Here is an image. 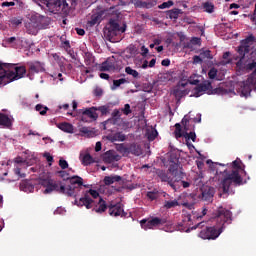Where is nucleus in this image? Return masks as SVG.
<instances>
[{
	"label": "nucleus",
	"instance_id": "obj_1",
	"mask_svg": "<svg viewBox=\"0 0 256 256\" xmlns=\"http://www.w3.org/2000/svg\"><path fill=\"white\" fill-rule=\"evenodd\" d=\"M242 163L243 162H241V159L239 158L232 162L233 170L230 171V173H226V177L220 182V189H222L223 193L233 194L235 193L233 187H241V185L247 183V181L243 182V177L239 174V171H243V173L247 175L245 166H241Z\"/></svg>",
	"mask_w": 256,
	"mask_h": 256
},
{
	"label": "nucleus",
	"instance_id": "obj_2",
	"mask_svg": "<svg viewBox=\"0 0 256 256\" xmlns=\"http://www.w3.org/2000/svg\"><path fill=\"white\" fill-rule=\"evenodd\" d=\"M27 75V68L25 66H18L17 64L0 63V85H7L13 81H19Z\"/></svg>",
	"mask_w": 256,
	"mask_h": 256
},
{
	"label": "nucleus",
	"instance_id": "obj_3",
	"mask_svg": "<svg viewBox=\"0 0 256 256\" xmlns=\"http://www.w3.org/2000/svg\"><path fill=\"white\" fill-rule=\"evenodd\" d=\"M255 43V36L250 34L246 39L241 41L240 46L238 47V55L235 59L236 70L237 71H246L247 69V59L249 58V53H251V45Z\"/></svg>",
	"mask_w": 256,
	"mask_h": 256
},
{
	"label": "nucleus",
	"instance_id": "obj_4",
	"mask_svg": "<svg viewBox=\"0 0 256 256\" xmlns=\"http://www.w3.org/2000/svg\"><path fill=\"white\" fill-rule=\"evenodd\" d=\"M191 229L192 231L200 229L198 237L208 241H215V239H218L219 235L223 233V227H219L217 224L215 226H207V222L205 221L196 224Z\"/></svg>",
	"mask_w": 256,
	"mask_h": 256
},
{
	"label": "nucleus",
	"instance_id": "obj_5",
	"mask_svg": "<svg viewBox=\"0 0 256 256\" xmlns=\"http://www.w3.org/2000/svg\"><path fill=\"white\" fill-rule=\"evenodd\" d=\"M213 219L216 225L223 227V231H225V223H227V225H231L233 221V213L227 208L220 206L215 210Z\"/></svg>",
	"mask_w": 256,
	"mask_h": 256
},
{
	"label": "nucleus",
	"instance_id": "obj_6",
	"mask_svg": "<svg viewBox=\"0 0 256 256\" xmlns=\"http://www.w3.org/2000/svg\"><path fill=\"white\" fill-rule=\"evenodd\" d=\"M224 92L225 89H223L222 87L213 89V85L209 80H205L204 82L197 84V86L194 88L195 97H201L203 93H207V95H221Z\"/></svg>",
	"mask_w": 256,
	"mask_h": 256
},
{
	"label": "nucleus",
	"instance_id": "obj_7",
	"mask_svg": "<svg viewBox=\"0 0 256 256\" xmlns=\"http://www.w3.org/2000/svg\"><path fill=\"white\" fill-rule=\"evenodd\" d=\"M125 31H127L126 24H124L123 27H120L119 22L111 18L108 23V28L104 31V35L110 43H113V39L117 37L119 33H125Z\"/></svg>",
	"mask_w": 256,
	"mask_h": 256
},
{
	"label": "nucleus",
	"instance_id": "obj_8",
	"mask_svg": "<svg viewBox=\"0 0 256 256\" xmlns=\"http://www.w3.org/2000/svg\"><path fill=\"white\" fill-rule=\"evenodd\" d=\"M46 7L48 8V11L54 13V15L59 13L62 15H69L70 7L67 0H48Z\"/></svg>",
	"mask_w": 256,
	"mask_h": 256
},
{
	"label": "nucleus",
	"instance_id": "obj_9",
	"mask_svg": "<svg viewBox=\"0 0 256 256\" xmlns=\"http://www.w3.org/2000/svg\"><path fill=\"white\" fill-rule=\"evenodd\" d=\"M101 196H99V193L97 190L90 189L84 192L83 196L79 200H75V205L78 207H86V209H93V202ZM92 198V199H91Z\"/></svg>",
	"mask_w": 256,
	"mask_h": 256
},
{
	"label": "nucleus",
	"instance_id": "obj_10",
	"mask_svg": "<svg viewBox=\"0 0 256 256\" xmlns=\"http://www.w3.org/2000/svg\"><path fill=\"white\" fill-rule=\"evenodd\" d=\"M43 21H45V17L39 14L32 15L25 23L26 33H28V35H37L39 29L42 27Z\"/></svg>",
	"mask_w": 256,
	"mask_h": 256
},
{
	"label": "nucleus",
	"instance_id": "obj_11",
	"mask_svg": "<svg viewBox=\"0 0 256 256\" xmlns=\"http://www.w3.org/2000/svg\"><path fill=\"white\" fill-rule=\"evenodd\" d=\"M70 185L66 186L65 195L67 197H77L81 187H83V178L81 176H72L69 178Z\"/></svg>",
	"mask_w": 256,
	"mask_h": 256
},
{
	"label": "nucleus",
	"instance_id": "obj_12",
	"mask_svg": "<svg viewBox=\"0 0 256 256\" xmlns=\"http://www.w3.org/2000/svg\"><path fill=\"white\" fill-rule=\"evenodd\" d=\"M167 224V218H159L152 217L150 219H142L140 221V225L144 231H148V229H159V227H163V225Z\"/></svg>",
	"mask_w": 256,
	"mask_h": 256
},
{
	"label": "nucleus",
	"instance_id": "obj_13",
	"mask_svg": "<svg viewBox=\"0 0 256 256\" xmlns=\"http://www.w3.org/2000/svg\"><path fill=\"white\" fill-rule=\"evenodd\" d=\"M251 91H256V79L255 78H249L239 83L238 93L242 97H249L251 95Z\"/></svg>",
	"mask_w": 256,
	"mask_h": 256
},
{
	"label": "nucleus",
	"instance_id": "obj_14",
	"mask_svg": "<svg viewBox=\"0 0 256 256\" xmlns=\"http://www.w3.org/2000/svg\"><path fill=\"white\" fill-rule=\"evenodd\" d=\"M42 187L46 188L44 190L45 195H48L49 193H53V191H56L57 193H62L63 195H65V191H67V189H65L64 185H61L59 187V183L55 182L52 179L43 180L42 181Z\"/></svg>",
	"mask_w": 256,
	"mask_h": 256
},
{
	"label": "nucleus",
	"instance_id": "obj_15",
	"mask_svg": "<svg viewBox=\"0 0 256 256\" xmlns=\"http://www.w3.org/2000/svg\"><path fill=\"white\" fill-rule=\"evenodd\" d=\"M246 63V71H253L248 78L256 79V52L251 48Z\"/></svg>",
	"mask_w": 256,
	"mask_h": 256
},
{
	"label": "nucleus",
	"instance_id": "obj_16",
	"mask_svg": "<svg viewBox=\"0 0 256 256\" xmlns=\"http://www.w3.org/2000/svg\"><path fill=\"white\" fill-rule=\"evenodd\" d=\"M173 177H170L169 186L173 191H179L181 189V182L185 179V173L183 170H179L175 174H172Z\"/></svg>",
	"mask_w": 256,
	"mask_h": 256
},
{
	"label": "nucleus",
	"instance_id": "obj_17",
	"mask_svg": "<svg viewBox=\"0 0 256 256\" xmlns=\"http://www.w3.org/2000/svg\"><path fill=\"white\" fill-rule=\"evenodd\" d=\"M108 213L110 217H125V210H123V204H109Z\"/></svg>",
	"mask_w": 256,
	"mask_h": 256
},
{
	"label": "nucleus",
	"instance_id": "obj_18",
	"mask_svg": "<svg viewBox=\"0 0 256 256\" xmlns=\"http://www.w3.org/2000/svg\"><path fill=\"white\" fill-rule=\"evenodd\" d=\"M213 197H215V189L213 187H206L201 190L198 195L200 201H206V203H213Z\"/></svg>",
	"mask_w": 256,
	"mask_h": 256
},
{
	"label": "nucleus",
	"instance_id": "obj_19",
	"mask_svg": "<svg viewBox=\"0 0 256 256\" xmlns=\"http://www.w3.org/2000/svg\"><path fill=\"white\" fill-rule=\"evenodd\" d=\"M108 208L109 205H107V202L103 200L102 197H99L98 202H93L92 211H94V213H98L99 215H101L102 213H105V211H107Z\"/></svg>",
	"mask_w": 256,
	"mask_h": 256
},
{
	"label": "nucleus",
	"instance_id": "obj_20",
	"mask_svg": "<svg viewBox=\"0 0 256 256\" xmlns=\"http://www.w3.org/2000/svg\"><path fill=\"white\" fill-rule=\"evenodd\" d=\"M211 171H216V175H223V179L227 177V173H231L227 171L225 164L221 163H212L210 164Z\"/></svg>",
	"mask_w": 256,
	"mask_h": 256
},
{
	"label": "nucleus",
	"instance_id": "obj_21",
	"mask_svg": "<svg viewBox=\"0 0 256 256\" xmlns=\"http://www.w3.org/2000/svg\"><path fill=\"white\" fill-rule=\"evenodd\" d=\"M97 107H91V108H86L85 110L82 111V121H87L85 120V117H89L93 121H97L99 119V114H97Z\"/></svg>",
	"mask_w": 256,
	"mask_h": 256
},
{
	"label": "nucleus",
	"instance_id": "obj_22",
	"mask_svg": "<svg viewBox=\"0 0 256 256\" xmlns=\"http://www.w3.org/2000/svg\"><path fill=\"white\" fill-rule=\"evenodd\" d=\"M43 71H45V68H43L40 62L31 63L28 70V77L35 75V73H43Z\"/></svg>",
	"mask_w": 256,
	"mask_h": 256
},
{
	"label": "nucleus",
	"instance_id": "obj_23",
	"mask_svg": "<svg viewBox=\"0 0 256 256\" xmlns=\"http://www.w3.org/2000/svg\"><path fill=\"white\" fill-rule=\"evenodd\" d=\"M0 127L3 129H11L13 127V121L7 114H3L0 112Z\"/></svg>",
	"mask_w": 256,
	"mask_h": 256
},
{
	"label": "nucleus",
	"instance_id": "obj_24",
	"mask_svg": "<svg viewBox=\"0 0 256 256\" xmlns=\"http://www.w3.org/2000/svg\"><path fill=\"white\" fill-rule=\"evenodd\" d=\"M20 190L25 193H33L35 186L31 183V180H22L20 183Z\"/></svg>",
	"mask_w": 256,
	"mask_h": 256
},
{
	"label": "nucleus",
	"instance_id": "obj_25",
	"mask_svg": "<svg viewBox=\"0 0 256 256\" xmlns=\"http://www.w3.org/2000/svg\"><path fill=\"white\" fill-rule=\"evenodd\" d=\"M129 154L139 157L143 155V148H141V145L137 143H132L129 145Z\"/></svg>",
	"mask_w": 256,
	"mask_h": 256
},
{
	"label": "nucleus",
	"instance_id": "obj_26",
	"mask_svg": "<svg viewBox=\"0 0 256 256\" xmlns=\"http://www.w3.org/2000/svg\"><path fill=\"white\" fill-rule=\"evenodd\" d=\"M115 69H117L115 62H111L109 60H106L100 66V71H115Z\"/></svg>",
	"mask_w": 256,
	"mask_h": 256
},
{
	"label": "nucleus",
	"instance_id": "obj_27",
	"mask_svg": "<svg viewBox=\"0 0 256 256\" xmlns=\"http://www.w3.org/2000/svg\"><path fill=\"white\" fill-rule=\"evenodd\" d=\"M156 175L157 177H159L160 181H162V183H168L169 185V181H171V176H169V174H167V172H165L164 170L158 169L156 171Z\"/></svg>",
	"mask_w": 256,
	"mask_h": 256
},
{
	"label": "nucleus",
	"instance_id": "obj_28",
	"mask_svg": "<svg viewBox=\"0 0 256 256\" xmlns=\"http://www.w3.org/2000/svg\"><path fill=\"white\" fill-rule=\"evenodd\" d=\"M58 129L60 131H64V133H73V124L69 122H62L57 124Z\"/></svg>",
	"mask_w": 256,
	"mask_h": 256
},
{
	"label": "nucleus",
	"instance_id": "obj_29",
	"mask_svg": "<svg viewBox=\"0 0 256 256\" xmlns=\"http://www.w3.org/2000/svg\"><path fill=\"white\" fill-rule=\"evenodd\" d=\"M121 176L119 175H114V176H106L104 178V184L105 185H113V183H119L121 181Z\"/></svg>",
	"mask_w": 256,
	"mask_h": 256
},
{
	"label": "nucleus",
	"instance_id": "obj_30",
	"mask_svg": "<svg viewBox=\"0 0 256 256\" xmlns=\"http://www.w3.org/2000/svg\"><path fill=\"white\" fill-rule=\"evenodd\" d=\"M119 117H121V111H119V109H115L112 112V118L104 121V125H109V123H112L113 125H115V119Z\"/></svg>",
	"mask_w": 256,
	"mask_h": 256
},
{
	"label": "nucleus",
	"instance_id": "obj_31",
	"mask_svg": "<svg viewBox=\"0 0 256 256\" xmlns=\"http://www.w3.org/2000/svg\"><path fill=\"white\" fill-rule=\"evenodd\" d=\"M127 136L123 132H116L114 135L110 136V141H125Z\"/></svg>",
	"mask_w": 256,
	"mask_h": 256
},
{
	"label": "nucleus",
	"instance_id": "obj_32",
	"mask_svg": "<svg viewBox=\"0 0 256 256\" xmlns=\"http://www.w3.org/2000/svg\"><path fill=\"white\" fill-rule=\"evenodd\" d=\"M175 207H179V201L177 199L165 201L163 205L164 209H173Z\"/></svg>",
	"mask_w": 256,
	"mask_h": 256
},
{
	"label": "nucleus",
	"instance_id": "obj_33",
	"mask_svg": "<svg viewBox=\"0 0 256 256\" xmlns=\"http://www.w3.org/2000/svg\"><path fill=\"white\" fill-rule=\"evenodd\" d=\"M202 9H204L205 13H213L215 11V5L213 2H204L202 3Z\"/></svg>",
	"mask_w": 256,
	"mask_h": 256
},
{
	"label": "nucleus",
	"instance_id": "obj_34",
	"mask_svg": "<svg viewBox=\"0 0 256 256\" xmlns=\"http://www.w3.org/2000/svg\"><path fill=\"white\" fill-rule=\"evenodd\" d=\"M167 15H168L169 19H179V15H181V9L174 8L172 10H169L167 12Z\"/></svg>",
	"mask_w": 256,
	"mask_h": 256
},
{
	"label": "nucleus",
	"instance_id": "obj_35",
	"mask_svg": "<svg viewBox=\"0 0 256 256\" xmlns=\"http://www.w3.org/2000/svg\"><path fill=\"white\" fill-rule=\"evenodd\" d=\"M202 78V75L194 74L189 77L188 82L190 83V85H199V83H201Z\"/></svg>",
	"mask_w": 256,
	"mask_h": 256
},
{
	"label": "nucleus",
	"instance_id": "obj_36",
	"mask_svg": "<svg viewBox=\"0 0 256 256\" xmlns=\"http://www.w3.org/2000/svg\"><path fill=\"white\" fill-rule=\"evenodd\" d=\"M146 197L150 199V201H157L160 197L159 190L154 189L152 191L147 192Z\"/></svg>",
	"mask_w": 256,
	"mask_h": 256
},
{
	"label": "nucleus",
	"instance_id": "obj_37",
	"mask_svg": "<svg viewBox=\"0 0 256 256\" xmlns=\"http://www.w3.org/2000/svg\"><path fill=\"white\" fill-rule=\"evenodd\" d=\"M230 57L231 52H224L222 56V59H224V61L221 62V65H231V63H233V59H231Z\"/></svg>",
	"mask_w": 256,
	"mask_h": 256
},
{
	"label": "nucleus",
	"instance_id": "obj_38",
	"mask_svg": "<svg viewBox=\"0 0 256 256\" xmlns=\"http://www.w3.org/2000/svg\"><path fill=\"white\" fill-rule=\"evenodd\" d=\"M168 171L171 173V175L179 173V164L177 162L170 161Z\"/></svg>",
	"mask_w": 256,
	"mask_h": 256
},
{
	"label": "nucleus",
	"instance_id": "obj_39",
	"mask_svg": "<svg viewBox=\"0 0 256 256\" xmlns=\"http://www.w3.org/2000/svg\"><path fill=\"white\" fill-rule=\"evenodd\" d=\"M174 135H175L176 139H181V137H183V130L181 128V124L180 123H176L175 124Z\"/></svg>",
	"mask_w": 256,
	"mask_h": 256
},
{
	"label": "nucleus",
	"instance_id": "obj_40",
	"mask_svg": "<svg viewBox=\"0 0 256 256\" xmlns=\"http://www.w3.org/2000/svg\"><path fill=\"white\" fill-rule=\"evenodd\" d=\"M125 73H127V75H132V77H134V79H139V72H137V70H134L130 66H127L125 68Z\"/></svg>",
	"mask_w": 256,
	"mask_h": 256
},
{
	"label": "nucleus",
	"instance_id": "obj_41",
	"mask_svg": "<svg viewBox=\"0 0 256 256\" xmlns=\"http://www.w3.org/2000/svg\"><path fill=\"white\" fill-rule=\"evenodd\" d=\"M173 95H174V97H176V99L179 103V101H181V99H183V97H185V91L180 90V89H175L173 91Z\"/></svg>",
	"mask_w": 256,
	"mask_h": 256
},
{
	"label": "nucleus",
	"instance_id": "obj_42",
	"mask_svg": "<svg viewBox=\"0 0 256 256\" xmlns=\"http://www.w3.org/2000/svg\"><path fill=\"white\" fill-rule=\"evenodd\" d=\"M93 163V156L91 154H85L82 159V165H91Z\"/></svg>",
	"mask_w": 256,
	"mask_h": 256
},
{
	"label": "nucleus",
	"instance_id": "obj_43",
	"mask_svg": "<svg viewBox=\"0 0 256 256\" xmlns=\"http://www.w3.org/2000/svg\"><path fill=\"white\" fill-rule=\"evenodd\" d=\"M35 109L36 111H39L40 115H47V111H49V108L47 106H43V104H37Z\"/></svg>",
	"mask_w": 256,
	"mask_h": 256
},
{
	"label": "nucleus",
	"instance_id": "obj_44",
	"mask_svg": "<svg viewBox=\"0 0 256 256\" xmlns=\"http://www.w3.org/2000/svg\"><path fill=\"white\" fill-rule=\"evenodd\" d=\"M134 5H135V7H138L139 9H149L146 1L134 0Z\"/></svg>",
	"mask_w": 256,
	"mask_h": 256
},
{
	"label": "nucleus",
	"instance_id": "obj_45",
	"mask_svg": "<svg viewBox=\"0 0 256 256\" xmlns=\"http://www.w3.org/2000/svg\"><path fill=\"white\" fill-rule=\"evenodd\" d=\"M175 5V2L173 0H168L167 2H163L158 6V9H169Z\"/></svg>",
	"mask_w": 256,
	"mask_h": 256
},
{
	"label": "nucleus",
	"instance_id": "obj_46",
	"mask_svg": "<svg viewBox=\"0 0 256 256\" xmlns=\"http://www.w3.org/2000/svg\"><path fill=\"white\" fill-rule=\"evenodd\" d=\"M96 111H100L102 116L109 115V106L103 105L100 107H96Z\"/></svg>",
	"mask_w": 256,
	"mask_h": 256
},
{
	"label": "nucleus",
	"instance_id": "obj_47",
	"mask_svg": "<svg viewBox=\"0 0 256 256\" xmlns=\"http://www.w3.org/2000/svg\"><path fill=\"white\" fill-rule=\"evenodd\" d=\"M104 162L105 163H113V161H115V157L113 156V154L109 153V152H106L104 154Z\"/></svg>",
	"mask_w": 256,
	"mask_h": 256
},
{
	"label": "nucleus",
	"instance_id": "obj_48",
	"mask_svg": "<svg viewBox=\"0 0 256 256\" xmlns=\"http://www.w3.org/2000/svg\"><path fill=\"white\" fill-rule=\"evenodd\" d=\"M124 83H129V81H127V79L125 78H121L118 80H113V86L116 87H121V85H124Z\"/></svg>",
	"mask_w": 256,
	"mask_h": 256
},
{
	"label": "nucleus",
	"instance_id": "obj_49",
	"mask_svg": "<svg viewBox=\"0 0 256 256\" xmlns=\"http://www.w3.org/2000/svg\"><path fill=\"white\" fill-rule=\"evenodd\" d=\"M200 57L202 59H213V55H211V50H206L200 53Z\"/></svg>",
	"mask_w": 256,
	"mask_h": 256
},
{
	"label": "nucleus",
	"instance_id": "obj_50",
	"mask_svg": "<svg viewBox=\"0 0 256 256\" xmlns=\"http://www.w3.org/2000/svg\"><path fill=\"white\" fill-rule=\"evenodd\" d=\"M217 69L216 68H211L208 72V77L209 79H217Z\"/></svg>",
	"mask_w": 256,
	"mask_h": 256
},
{
	"label": "nucleus",
	"instance_id": "obj_51",
	"mask_svg": "<svg viewBox=\"0 0 256 256\" xmlns=\"http://www.w3.org/2000/svg\"><path fill=\"white\" fill-rule=\"evenodd\" d=\"M126 51H127V53H129L131 56L137 55V47H135V45H130L129 47H127Z\"/></svg>",
	"mask_w": 256,
	"mask_h": 256
},
{
	"label": "nucleus",
	"instance_id": "obj_52",
	"mask_svg": "<svg viewBox=\"0 0 256 256\" xmlns=\"http://www.w3.org/2000/svg\"><path fill=\"white\" fill-rule=\"evenodd\" d=\"M184 137H187L188 139H191L193 143L197 140V134L195 132L185 133Z\"/></svg>",
	"mask_w": 256,
	"mask_h": 256
},
{
	"label": "nucleus",
	"instance_id": "obj_53",
	"mask_svg": "<svg viewBox=\"0 0 256 256\" xmlns=\"http://www.w3.org/2000/svg\"><path fill=\"white\" fill-rule=\"evenodd\" d=\"M118 151H120V153L129 154V146H125V144H120L118 147Z\"/></svg>",
	"mask_w": 256,
	"mask_h": 256
},
{
	"label": "nucleus",
	"instance_id": "obj_54",
	"mask_svg": "<svg viewBox=\"0 0 256 256\" xmlns=\"http://www.w3.org/2000/svg\"><path fill=\"white\" fill-rule=\"evenodd\" d=\"M157 130H152L151 133L148 134V140L149 141H155V139L157 138Z\"/></svg>",
	"mask_w": 256,
	"mask_h": 256
},
{
	"label": "nucleus",
	"instance_id": "obj_55",
	"mask_svg": "<svg viewBox=\"0 0 256 256\" xmlns=\"http://www.w3.org/2000/svg\"><path fill=\"white\" fill-rule=\"evenodd\" d=\"M14 173L18 176V179H23L25 177V173H21V168L19 167L14 168Z\"/></svg>",
	"mask_w": 256,
	"mask_h": 256
},
{
	"label": "nucleus",
	"instance_id": "obj_56",
	"mask_svg": "<svg viewBox=\"0 0 256 256\" xmlns=\"http://www.w3.org/2000/svg\"><path fill=\"white\" fill-rule=\"evenodd\" d=\"M157 1H159V0H146V5H147L148 9H153V7H155V5H157Z\"/></svg>",
	"mask_w": 256,
	"mask_h": 256
},
{
	"label": "nucleus",
	"instance_id": "obj_57",
	"mask_svg": "<svg viewBox=\"0 0 256 256\" xmlns=\"http://www.w3.org/2000/svg\"><path fill=\"white\" fill-rule=\"evenodd\" d=\"M84 61L86 65H91V61H93V55H91L90 53H86Z\"/></svg>",
	"mask_w": 256,
	"mask_h": 256
},
{
	"label": "nucleus",
	"instance_id": "obj_58",
	"mask_svg": "<svg viewBox=\"0 0 256 256\" xmlns=\"http://www.w3.org/2000/svg\"><path fill=\"white\" fill-rule=\"evenodd\" d=\"M122 112L124 113V115H130V113H131V105L125 104L124 108L122 109Z\"/></svg>",
	"mask_w": 256,
	"mask_h": 256
},
{
	"label": "nucleus",
	"instance_id": "obj_59",
	"mask_svg": "<svg viewBox=\"0 0 256 256\" xmlns=\"http://www.w3.org/2000/svg\"><path fill=\"white\" fill-rule=\"evenodd\" d=\"M59 167H61V169H67L69 167V163H67L66 160L60 159Z\"/></svg>",
	"mask_w": 256,
	"mask_h": 256
},
{
	"label": "nucleus",
	"instance_id": "obj_60",
	"mask_svg": "<svg viewBox=\"0 0 256 256\" xmlns=\"http://www.w3.org/2000/svg\"><path fill=\"white\" fill-rule=\"evenodd\" d=\"M97 21H99V16H93L91 20L89 21L90 27H93L94 25H97Z\"/></svg>",
	"mask_w": 256,
	"mask_h": 256
},
{
	"label": "nucleus",
	"instance_id": "obj_61",
	"mask_svg": "<svg viewBox=\"0 0 256 256\" xmlns=\"http://www.w3.org/2000/svg\"><path fill=\"white\" fill-rule=\"evenodd\" d=\"M190 43H191L192 45H201V38L193 37V38L190 40Z\"/></svg>",
	"mask_w": 256,
	"mask_h": 256
},
{
	"label": "nucleus",
	"instance_id": "obj_62",
	"mask_svg": "<svg viewBox=\"0 0 256 256\" xmlns=\"http://www.w3.org/2000/svg\"><path fill=\"white\" fill-rule=\"evenodd\" d=\"M11 24L12 25H21V23H23V20H21V19H18V18H13L11 21Z\"/></svg>",
	"mask_w": 256,
	"mask_h": 256
},
{
	"label": "nucleus",
	"instance_id": "obj_63",
	"mask_svg": "<svg viewBox=\"0 0 256 256\" xmlns=\"http://www.w3.org/2000/svg\"><path fill=\"white\" fill-rule=\"evenodd\" d=\"M44 157L48 161V163H53V156H51L49 152L44 153Z\"/></svg>",
	"mask_w": 256,
	"mask_h": 256
},
{
	"label": "nucleus",
	"instance_id": "obj_64",
	"mask_svg": "<svg viewBox=\"0 0 256 256\" xmlns=\"http://www.w3.org/2000/svg\"><path fill=\"white\" fill-rule=\"evenodd\" d=\"M193 62L194 63H203V58L201 56H194Z\"/></svg>",
	"mask_w": 256,
	"mask_h": 256
}]
</instances>
